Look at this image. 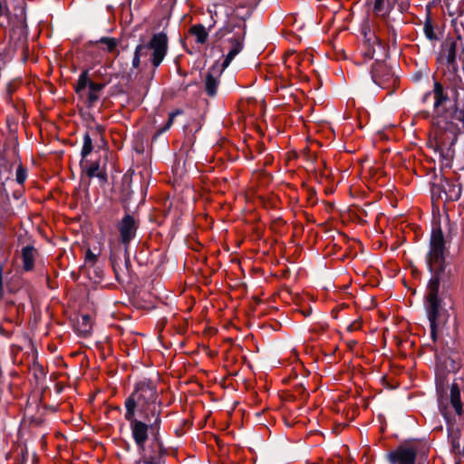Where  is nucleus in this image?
<instances>
[{
    "label": "nucleus",
    "instance_id": "1",
    "mask_svg": "<svg viewBox=\"0 0 464 464\" xmlns=\"http://www.w3.org/2000/svg\"><path fill=\"white\" fill-rule=\"evenodd\" d=\"M445 241L442 230L439 224L433 225L430 239V250L427 254L426 261L432 276L428 284L425 309L430 322V335L433 341L436 340L438 324L440 315V300L438 297L440 285H443L450 283L451 276L450 270H447L444 258Z\"/></svg>",
    "mask_w": 464,
    "mask_h": 464
},
{
    "label": "nucleus",
    "instance_id": "2",
    "mask_svg": "<svg viewBox=\"0 0 464 464\" xmlns=\"http://www.w3.org/2000/svg\"><path fill=\"white\" fill-rule=\"evenodd\" d=\"M451 97L449 90L435 82L432 92L426 93L423 101L432 96L434 100L433 109L440 129L445 130L450 136L452 140H456L457 131L460 129L459 125L464 128V111L456 108L454 99V89L450 90Z\"/></svg>",
    "mask_w": 464,
    "mask_h": 464
},
{
    "label": "nucleus",
    "instance_id": "3",
    "mask_svg": "<svg viewBox=\"0 0 464 464\" xmlns=\"http://www.w3.org/2000/svg\"><path fill=\"white\" fill-rule=\"evenodd\" d=\"M124 406L125 413L139 415L148 422L152 418H156V422L161 419L162 402L156 386L150 380L144 379L136 383L133 392L125 400Z\"/></svg>",
    "mask_w": 464,
    "mask_h": 464
},
{
    "label": "nucleus",
    "instance_id": "4",
    "mask_svg": "<svg viewBox=\"0 0 464 464\" xmlns=\"http://www.w3.org/2000/svg\"><path fill=\"white\" fill-rule=\"evenodd\" d=\"M152 51L150 62L157 68L164 60L168 52V37L164 33L155 34L149 44H140L136 46L132 59V67L137 69L140 65V59L147 57L149 52Z\"/></svg>",
    "mask_w": 464,
    "mask_h": 464
},
{
    "label": "nucleus",
    "instance_id": "5",
    "mask_svg": "<svg viewBox=\"0 0 464 464\" xmlns=\"http://www.w3.org/2000/svg\"><path fill=\"white\" fill-rule=\"evenodd\" d=\"M124 418L130 423V428L131 430V436L134 440V442L137 446V449L140 454L145 452V444L149 440L150 432L154 433L160 430L161 424V419L157 422L156 425V418H152L151 421L148 422L143 419H140L139 415L129 413L124 414Z\"/></svg>",
    "mask_w": 464,
    "mask_h": 464
},
{
    "label": "nucleus",
    "instance_id": "6",
    "mask_svg": "<svg viewBox=\"0 0 464 464\" xmlns=\"http://www.w3.org/2000/svg\"><path fill=\"white\" fill-rule=\"evenodd\" d=\"M227 35L229 37L227 39L230 47L226 55L223 63L222 68L226 69L233 61V59L243 49V42H244V34L240 30L237 32H233L231 26L229 24H225L222 26L214 35L216 41H220L225 38Z\"/></svg>",
    "mask_w": 464,
    "mask_h": 464
},
{
    "label": "nucleus",
    "instance_id": "7",
    "mask_svg": "<svg viewBox=\"0 0 464 464\" xmlns=\"http://www.w3.org/2000/svg\"><path fill=\"white\" fill-rule=\"evenodd\" d=\"M417 449L409 444H403L390 451L387 455L391 464H416Z\"/></svg>",
    "mask_w": 464,
    "mask_h": 464
},
{
    "label": "nucleus",
    "instance_id": "8",
    "mask_svg": "<svg viewBox=\"0 0 464 464\" xmlns=\"http://www.w3.org/2000/svg\"><path fill=\"white\" fill-rule=\"evenodd\" d=\"M138 228V224L135 218L130 215H125L118 225L120 231L121 241L127 249L130 242L135 237Z\"/></svg>",
    "mask_w": 464,
    "mask_h": 464
},
{
    "label": "nucleus",
    "instance_id": "9",
    "mask_svg": "<svg viewBox=\"0 0 464 464\" xmlns=\"http://www.w3.org/2000/svg\"><path fill=\"white\" fill-rule=\"evenodd\" d=\"M37 250L32 245L23 246L21 249V259L23 263V269L24 271H32L34 267V261L37 256Z\"/></svg>",
    "mask_w": 464,
    "mask_h": 464
},
{
    "label": "nucleus",
    "instance_id": "10",
    "mask_svg": "<svg viewBox=\"0 0 464 464\" xmlns=\"http://www.w3.org/2000/svg\"><path fill=\"white\" fill-rule=\"evenodd\" d=\"M364 46L365 51L363 53V55L368 59H372L376 51V47H381V43L379 39L371 32V30H368L367 32H364Z\"/></svg>",
    "mask_w": 464,
    "mask_h": 464
},
{
    "label": "nucleus",
    "instance_id": "11",
    "mask_svg": "<svg viewBox=\"0 0 464 464\" xmlns=\"http://www.w3.org/2000/svg\"><path fill=\"white\" fill-rule=\"evenodd\" d=\"M211 23L208 24V30H211L218 22L223 21L227 23V8L222 5H214L208 9Z\"/></svg>",
    "mask_w": 464,
    "mask_h": 464
},
{
    "label": "nucleus",
    "instance_id": "12",
    "mask_svg": "<svg viewBox=\"0 0 464 464\" xmlns=\"http://www.w3.org/2000/svg\"><path fill=\"white\" fill-rule=\"evenodd\" d=\"M372 5L373 13L380 17H386L390 14L392 6L390 0H368Z\"/></svg>",
    "mask_w": 464,
    "mask_h": 464
},
{
    "label": "nucleus",
    "instance_id": "13",
    "mask_svg": "<svg viewBox=\"0 0 464 464\" xmlns=\"http://www.w3.org/2000/svg\"><path fill=\"white\" fill-rule=\"evenodd\" d=\"M104 84L93 82L87 88L83 97L86 98V102L89 107L93 106L100 99V92L103 89Z\"/></svg>",
    "mask_w": 464,
    "mask_h": 464
},
{
    "label": "nucleus",
    "instance_id": "14",
    "mask_svg": "<svg viewBox=\"0 0 464 464\" xmlns=\"http://www.w3.org/2000/svg\"><path fill=\"white\" fill-rule=\"evenodd\" d=\"M209 31L202 24H194L189 29V33L195 37V41L198 44H204L207 42Z\"/></svg>",
    "mask_w": 464,
    "mask_h": 464
},
{
    "label": "nucleus",
    "instance_id": "15",
    "mask_svg": "<svg viewBox=\"0 0 464 464\" xmlns=\"http://www.w3.org/2000/svg\"><path fill=\"white\" fill-rule=\"evenodd\" d=\"M450 404L458 415L462 413V403L460 401V392L458 384L452 383L450 387Z\"/></svg>",
    "mask_w": 464,
    "mask_h": 464
},
{
    "label": "nucleus",
    "instance_id": "16",
    "mask_svg": "<svg viewBox=\"0 0 464 464\" xmlns=\"http://www.w3.org/2000/svg\"><path fill=\"white\" fill-rule=\"evenodd\" d=\"M93 83L89 78L88 71H83L77 81V83L75 85V92L76 93L83 97V95L86 92L87 88L90 86V84Z\"/></svg>",
    "mask_w": 464,
    "mask_h": 464
},
{
    "label": "nucleus",
    "instance_id": "17",
    "mask_svg": "<svg viewBox=\"0 0 464 464\" xmlns=\"http://www.w3.org/2000/svg\"><path fill=\"white\" fill-rule=\"evenodd\" d=\"M456 48L457 44L454 41H448L442 44V52L449 65L453 64L456 61Z\"/></svg>",
    "mask_w": 464,
    "mask_h": 464
},
{
    "label": "nucleus",
    "instance_id": "18",
    "mask_svg": "<svg viewBox=\"0 0 464 464\" xmlns=\"http://www.w3.org/2000/svg\"><path fill=\"white\" fill-rule=\"evenodd\" d=\"M91 317L87 314L82 315L76 323V330L83 336L89 334L92 331Z\"/></svg>",
    "mask_w": 464,
    "mask_h": 464
},
{
    "label": "nucleus",
    "instance_id": "19",
    "mask_svg": "<svg viewBox=\"0 0 464 464\" xmlns=\"http://www.w3.org/2000/svg\"><path fill=\"white\" fill-rule=\"evenodd\" d=\"M218 87V81L212 74L208 73L205 79V89L209 96H214L217 93Z\"/></svg>",
    "mask_w": 464,
    "mask_h": 464
},
{
    "label": "nucleus",
    "instance_id": "20",
    "mask_svg": "<svg viewBox=\"0 0 464 464\" xmlns=\"http://www.w3.org/2000/svg\"><path fill=\"white\" fill-rule=\"evenodd\" d=\"M92 140L89 133L83 135V144L81 151L82 159H85L92 151Z\"/></svg>",
    "mask_w": 464,
    "mask_h": 464
},
{
    "label": "nucleus",
    "instance_id": "21",
    "mask_svg": "<svg viewBox=\"0 0 464 464\" xmlns=\"http://www.w3.org/2000/svg\"><path fill=\"white\" fill-rule=\"evenodd\" d=\"M384 69H385V65L383 63H376V65L372 69V78L373 82L382 88L385 87V82H384V81H382V79L378 72H379V70H384Z\"/></svg>",
    "mask_w": 464,
    "mask_h": 464
},
{
    "label": "nucleus",
    "instance_id": "22",
    "mask_svg": "<svg viewBox=\"0 0 464 464\" xmlns=\"http://www.w3.org/2000/svg\"><path fill=\"white\" fill-rule=\"evenodd\" d=\"M99 43L104 44L109 53H112L118 45V41L111 37H102Z\"/></svg>",
    "mask_w": 464,
    "mask_h": 464
},
{
    "label": "nucleus",
    "instance_id": "23",
    "mask_svg": "<svg viewBox=\"0 0 464 464\" xmlns=\"http://www.w3.org/2000/svg\"><path fill=\"white\" fill-rule=\"evenodd\" d=\"M181 113H182V111H180V110H176V111L170 112L167 123L164 125V127H162L160 130H158V134L160 135V134L167 131L171 127L174 119Z\"/></svg>",
    "mask_w": 464,
    "mask_h": 464
},
{
    "label": "nucleus",
    "instance_id": "24",
    "mask_svg": "<svg viewBox=\"0 0 464 464\" xmlns=\"http://www.w3.org/2000/svg\"><path fill=\"white\" fill-rule=\"evenodd\" d=\"M26 178H27V170L22 164H20L16 169L15 180L18 184L22 185L26 180Z\"/></svg>",
    "mask_w": 464,
    "mask_h": 464
},
{
    "label": "nucleus",
    "instance_id": "25",
    "mask_svg": "<svg viewBox=\"0 0 464 464\" xmlns=\"http://www.w3.org/2000/svg\"><path fill=\"white\" fill-rule=\"evenodd\" d=\"M454 99L457 104L462 103L464 106V87L459 88V90L454 88Z\"/></svg>",
    "mask_w": 464,
    "mask_h": 464
},
{
    "label": "nucleus",
    "instance_id": "26",
    "mask_svg": "<svg viewBox=\"0 0 464 464\" xmlns=\"http://www.w3.org/2000/svg\"><path fill=\"white\" fill-rule=\"evenodd\" d=\"M100 166L98 163H92L89 169H87V174L89 177H95L98 176Z\"/></svg>",
    "mask_w": 464,
    "mask_h": 464
},
{
    "label": "nucleus",
    "instance_id": "27",
    "mask_svg": "<svg viewBox=\"0 0 464 464\" xmlns=\"http://www.w3.org/2000/svg\"><path fill=\"white\" fill-rule=\"evenodd\" d=\"M424 30H425V34H426V36H427L429 39L432 40V39H435V38H436L435 34H434V32H433V29H432V27H431L430 25H427V24H426V25L424 26Z\"/></svg>",
    "mask_w": 464,
    "mask_h": 464
},
{
    "label": "nucleus",
    "instance_id": "28",
    "mask_svg": "<svg viewBox=\"0 0 464 464\" xmlns=\"http://www.w3.org/2000/svg\"><path fill=\"white\" fill-rule=\"evenodd\" d=\"M460 197V188L453 187L452 193L449 196V198L451 200H458Z\"/></svg>",
    "mask_w": 464,
    "mask_h": 464
},
{
    "label": "nucleus",
    "instance_id": "29",
    "mask_svg": "<svg viewBox=\"0 0 464 464\" xmlns=\"http://www.w3.org/2000/svg\"><path fill=\"white\" fill-rule=\"evenodd\" d=\"M86 258L93 262L96 260V256L92 251L88 250L86 253Z\"/></svg>",
    "mask_w": 464,
    "mask_h": 464
},
{
    "label": "nucleus",
    "instance_id": "30",
    "mask_svg": "<svg viewBox=\"0 0 464 464\" xmlns=\"http://www.w3.org/2000/svg\"><path fill=\"white\" fill-rule=\"evenodd\" d=\"M138 464H159L154 459H141Z\"/></svg>",
    "mask_w": 464,
    "mask_h": 464
},
{
    "label": "nucleus",
    "instance_id": "31",
    "mask_svg": "<svg viewBox=\"0 0 464 464\" xmlns=\"http://www.w3.org/2000/svg\"><path fill=\"white\" fill-rule=\"evenodd\" d=\"M440 411L441 414L444 416V418L446 420H448V413L446 411V409L444 407H442L441 402H440Z\"/></svg>",
    "mask_w": 464,
    "mask_h": 464
},
{
    "label": "nucleus",
    "instance_id": "32",
    "mask_svg": "<svg viewBox=\"0 0 464 464\" xmlns=\"http://www.w3.org/2000/svg\"><path fill=\"white\" fill-rule=\"evenodd\" d=\"M3 296V278H2V270L0 269V299Z\"/></svg>",
    "mask_w": 464,
    "mask_h": 464
},
{
    "label": "nucleus",
    "instance_id": "33",
    "mask_svg": "<svg viewBox=\"0 0 464 464\" xmlns=\"http://www.w3.org/2000/svg\"><path fill=\"white\" fill-rule=\"evenodd\" d=\"M455 369H456V366L452 365L451 368L450 369V371H454Z\"/></svg>",
    "mask_w": 464,
    "mask_h": 464
}]
</instances>
